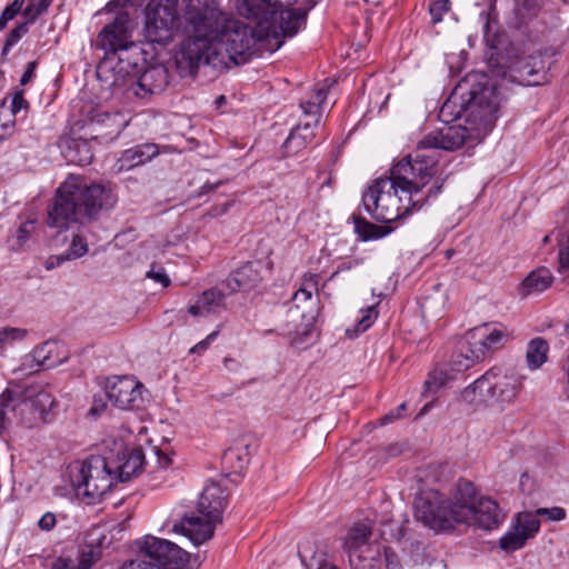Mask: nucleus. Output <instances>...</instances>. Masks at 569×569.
<instances>
[{"label":"nucleus","instance_id":"a211bd4d","mask_svg":"<svg viewBox=\"0 0 569 569\" xmlns=\"http://www.w3.org/2000/svg\"><path fill=\"white\" fill-rule=\"evenodd\" d=\"M159 154L156 143H142L124 150L113 164L114 172L132 170L143 166Z\"/></svg>","mask_w":569,"mask_h":569},{"label":"nucleus","instance_id":"6e6d98bb","mask_svg":"<svg viewBox=\"0 0 569 569\" xmlns=\"http://www.w3.org/2000/svg\"><path fill=\"white\" fill-rule=\"evenodd\" d=\"M154 453L157 456V462L161 468H168L172 463L171 456L160 448L154 447Z\"/></svg>","mask_w":569,"mask_h":569},{"label":"nucleus","instance_id":"ddd939ff","mask_svg":"<svg viewBox=\"0 0 569 569\" xmlns=\"http://www.w3.org/2000/svg\"><path fill=\"white\" fill-rule=\"evenodd\" d=\"M326 99L327 90L318 89L315 91L310 100L301 103L303 113L306 118H309V120L305 123L298 124L291 130L283 144L288 153H297L312 141L315 138L313 129L320 122V108Z\"/></svg>","mask_w":569,"mask_h":569},{"label":"nucleus","instance_id":"58836bf2","mask_svg":"<svg viewBox=\"0 0 569 569\" xmlns=\"http://www.w3.org/2000/svg\"><path fill=\"white\" fill-rule=\"evenodd\" d=\"M27 330L14 327L0 328V352L7 347L12 346L16 341H21L26 338Z\"/></svg>","mask_w":569,"mask_h":569},{"label":"nucleus","instance_id":"dca6fc26","mask_svg":"<svg viewBox=\"0 0 569 569\" xmlns=\"http://www.w3.org/2000/svg\"><path fill=\"white\" fill-rule=\"evenodd\" d=\"M98 44L107 53H120L134 47L127 27L124 16H118L113 22L107 24L98 34Z\"/></svg>","mask_w":569,"mask_h":569},{"label":"nucleus","instance_id":"e2e57ef3","mask_svg":"<svg viewBox=\"0 0 569 569\" xmlns=\"http://www.w3.org/2000/svg\"><path fill=\"white\" fill-rule=\"evenodd\" d=\"M52 569H70V568H69V562H68V560H66V559H58V560L53 563Z\"/></svg>","mask_w":569,"mask_h":569},{"label":"nucleus","instance_id":"7c9ffc66","mask_svg":"<svg viewBox=\"0 0 569 569\" xmlns=\"http://www.w3.org/2000/svg\"><path fill=\"white\" fill-rule=\"evenodd\" d=\"M453 376L442 367H438L432 370L427 380L423 383V392L425 397L433 396L438 392V390L447 385V382L452 379Z\"/></svg>","mask_w":569,"mask_h":569},{"label":"nucleus","instance_id":"412c9836","mask_svg":"<svg viewBox=\"0 0 569 569\" xmlns=\"http://www.w3.org/2000/svg\"><path fill=\"white\" fill-rule=\"evenodd\" d=\"M472 517L467 520H462L461 523L490 530L497 527L500 521L499 507L490 498L478 499L476 506L472 508Z\"/></svg>","mask_w":569,"mask_h":569},{"label":"nucleus","instance_id":"69168bd1","mask_svg":"<svg viewBox=\"0 0 569 569\" xmlns=\"http://www.w3.org/2000/svg\"><path fill=\"white\" fill-rule=\"evenodd\" d=\"M7 408H2L0 406V431L4 428V420H6V413H4V410Z\"/></svg>","mask_w":569,"mask_h":569},{"label":"nucleus","instance_id":"39448f33","mask_svg":"<svg viewBox=\"0 0 569 569\" xmlns=\"http://www.w3.org/2000/svg\"><path fill=\"white\" fill-rule=\"evenodd\" d=\"M477 492L473 483L460 479L456 483L450 499L436 490L421 492L415 500V515L418 520L436 531L453 528L455 523L472 517Z\"/></svg>","mask_w":569,"mask_h":569},{"label":"nucleus","instance_id":"bf43d9fd","mask_svg":"<svg viewBox=\"0 0 569 569\" xmlns=\"http://www.w3.org/2000/svg\"><path fill=\"white\" fill-rule=\"evenodd\" d=\"M385 556L387 569H400L399 561L395 559L396 556L393 553H389V551L386 550Z\"/></svg>","mask_w":569,"mask_h":569},{"label":"nucleus","instance_id":"e433bc0d","mask_svg":"<svg viewBox=\"0 0 569 569\" xmlns=\"http://www.w3.org/2000/svg\"><path fill=\"white\" fill-rule=\"evenodd\" d=\"M33 229V220H27L26 222L21 223L16 233L10 238L11 248L13 250H21L28 242Z\"/></svg>","mask_w":569,"mask_h":569},{"label":"nucleus","instance_id":"2f4dec72","mask_svg":"<svg viewBox=\"0 0 569 569\" xmlns=\"http://www.w3.org/2000/svg\"><path fill=\"white\" fill-rule=\"evenodd\" d=\"M378 303H379V301L372 306L367 307L365 310H362L361 318L357 320L356 329L353 331L351 329L346 330V335L349 338L356 337L359 332L366 331L373 325V322L378 318V311H377Z\"/></svg>","mask_w":569,"mask_h":569},{"label":"nucleus","instance_id":"5fc2aeb1","mask_svg":"<svg viewBox=\"0 0 569 569\" xmlns=\"http://www.w3.org/2000/svg\"><path fill=\"white\" fill-rule=\"evenodd\" d=\"M56 516L51 512L44 513L38 521L39 527L42 530H51L56 526Z\"/></svg>","mask_w":569,"mask_h":569},{"label":"nucleus","instance_id":"13d9d810","mask_svg":"<svg viewBox=\"0 0 569 569\" xmlns=\"http://www.w3.org/2000/svg\"><path fill=\"white\" fill-rule=\"evenodd\" d=\"M36 67H37L36 61H31L28 63L27 69L20 79V83L22 86L27 84L31 80V78L33 77Z\"/></svg>","mask_w":569,"mask_h":569},{"label":"nucleus","instance_id":"6ab92c4d","mask_svg":"<svg viewBox=\"0 0 569 569\" xmlns=\"http://www.w3.org/2000/svg\"><path fill=\"white\" fill-rule=\"evenodd\" d=\"M110 466L113 469L116 476V483L118 481H129L133 476L138 475L143 466L144 456L140 449H133L131 451H123L117 457L109 456Z\"/></svg>","mask_w":569,"mask_h":569},{"label":"nucleus","instance_id":"c85d7f7f","mask_svg":"<svg viewBox=\"0 0 569 569\" xmlns=\"http://www.w3.org/2000/svg\"><path fill=\"white\" fill-rule=\"evenodd\" d=\"M549 346L547 341L540 337L532 339L527 347L526 359L531 370L540 368L547 361Z\"/></svg>","mask_w":569,"mask_h":569},{"label":"nucleus","instance_id":"3c124183","mask_svg":"<svg viewBox=\"0 0 569 569\" xmlns=\"http://www.w3.org/2000/svg\"><path fill=\"white\" fill-rule=\"evenodd\" d=\"M29 106L28 101L23 97V91H18L14 93L11 101V112L13 116L19 113L21 110L27 109Z\"/></svg>","mask_w":569,"mask_h":569},{"label":"nucleus","instance_id":"7ed1b4c3","mask_svg":"<svg viewBox=\"0 0 569 569\" xmlns=\"http://www.w3.org/2000/svg\"><path fill=\"white\" fill-rule=\"evenodd\" d=\"M501 93L483 74H468L442 104L439 117L449 122L465 117L473 130L486 134L498 118Z\"/></svg>","mask_w":569,"mask_h":569},{"label":"nucleus","instance_id":"4c0bfd02","mask_svg":"<svg viewBox=\"0 0 569 569\" xmlns=\"http://www.w3.org/2000/svg\"><path fill=\"white\" fill-rule=\"evenodd\" d=\"M89 251V246L86 237L80 233H72V238L70 241V244L68 247V250L66 251L67 256L70 260H76L84 254H87Z\"/></svg>","mask_w":569,"mask_h":569},{"label":"nucleus","instance_id":"f03ea898","mask_svg":"<svg viewBox=\"0 0 569 569\" xmlns=\"http://www.w3.org/2000/svg\"><path fill=\"white\" fill-rule=\"evenodd\" d=\"M432 160L418 156L416 162L405 157L390 169V174L375 179L363 192L365 211L375 220L390 223L415 209H420L431 196H436L441 186L422 189L430 182Z\"/></svg>","mask_w":569,"mask_h":569},{"label":"nucleus","instance_id":"4d7b16f0","mask_svg":"<svg viewBox=\"0 0 569 569\" xmlns=\"http://www.w3.org/2000/svg\"><path fill=\"white\" fill-rule=\"evenodd\" d=\"M407 406L406 403H401L396 408V410L391 411L390 413L386 415L382 419L383 423L393 421L401 417L402 412L406 410Z\"/></svg>","mask_w":569,"mask_h":569},{"label":"nucleus","instance_id":"c9c22d12","mask_svg":"<svg viewBox=\"0 0 569 569\" xmlns=\"http://www.w3.org/2000/svg\"><path fill=\"white\" fill-rule=\"evenodd\" d=\"M355 229L358 236L367 241L371 239H379L385 234L380 231V228L362 218H355Z\"/></svg>","mask_w":569,"mask_h":569},{"label":"nucleus","instance_id":"ea45409f","mask_svg":"<svg viewBox=\"0 0 569 569\" xmlns=\"http://www.w3.org/2000/svg\"><path fill=\"white\" fill-rule=\"evenodd\" d=\"M540 9L541 0H517V12L523 20L536 18Z\"/></svg>","mask_w":569,"mask_h":569},{"label":"nucleus","instance_id":"cd10ccee","mask_svg":"<svg viewBox=\"0 0 569 569\" xmlns=\"http://www.w3.org/2000/svg\"><path fill=\"white\" fill-rule=\"evenodd\" d=\"M469 338H471L475 343H479L482 347L481 353L486 357L490 351L497 350L503 346L507 333L501 329H492L489 332L476 329L469 332Z\"/></svg>","mask_w":569,"mask_h":569},{"label":"nucleus","instance_id":"603ef678","mask_svg":"<svg viewBox=\"0 0 569 569\" xmlns=\"http://www.w3.org/2000/svg\"><path fill=\"white\" fill-rule=\"evenodd\" d=\"M217 336H218V331L211 332L210 335L207 336V338H204L203 340L198 342L196 346H193L190 349V353H201V352L206 351L209 348V346L216 340Z\"/></svg>","mask_w":569,"mask_h":569},{"label":"nucleus","instance_id":"9d476101","mask_svg":"<svg viewBox=\"0 0 569 569\" xmlns=\"http://www.w3.org/2000/svg\"><path fill=\"white\" fill-rule=\"evenodd\" d=\"M469 130L462 126H443L442 128L427 133L417 144L415 154H409L410 162H416L418 156L431 159L432 167L430 172V180L437 173V152L436 150L452 151L460 148L468 137Z\"/></svg>","mask_w":569,"mask_h":569},{"label":"nucleus","instance_id":"c756f323","mask_svg":"<svg viewBox=\"0 0 569 569\" xmlns=\"http://www.w3.org/2000/svg\"><path fill=\"white\" fill-rule=\"evenodd\" d=\"M513 527L529 540L538 533L540 520L535 512L522 511L517 513Z\"/></svg>","mask_w":569,"mask_h":569},{"label":"nucleus","instance_id":"4be33fe9","mask_svg":"<svg viewBox=\"0 0 569 569\" xmlns=\"http://www.w3.org/2000/svg\"><path fill=\"white\" fill-rule=\"evenodd\" d=\"M226 293L217 288H210L199 295L194 303L188 307V313L192 317H207L226 309Z\"/></svg>","mask_w":569,"mask_h":569},{"label":"nucleus","instance_id":"774afa93","mask_svg":"<svg viewBox=\"0 0 569 569\" xmlns=\"http://www.w3.org/2000/svg\"><path fill=\"white\" fill-rule=\"evenodd\" d=\"M318 569H338L336 566L333 565H330V563H322L319 566Z\"/></svg>","mask_w":569,"mask_h":569},{"label":"nucleus","instance_id":"864d4df0","mask_svg":"<svg viewBox=\"0 0 569 569\" xmlns=\"http://www.w3.org/2000/svg\"><path fill=\"white\" fill-rule=\"evenodd\" d=\"M66 261H70V259H69V257L67 256L66 252L60 253V254H53V256H50L46 260L44 267H46L47 270H52V269L61 266Z\"/></svg>","mask_w":569,"mask_h":569},{"label":"nucleus","instance_id":"0eeeda50","mask_svg":"<svg viewBox=\"0 0 569 569\" xmlns=\"http://www.w3.org/2000/svg\"><path fill=\"white\" fill-rule=\"evenodd\" d=\"M106 456H90L69 465L70 482L78 496L99 501L116 483V476Z\"/></svg>","mask_w":569,"mask_h":569},{"label":"nucleus","instance_id":"a878e982","mask_svg":"<svg viewBox=\"0 0 569 569\" xmlns=\"http://www.w3.org/2000/svg\"><path fill=\"white\" fill-rule=\"evenodd\" d=\"M552 274L546 268L531 271L521 282L519 293L527 297L531 293H539L548 289L552 283Z\"/></svg>","mask_w":569,"mask_h":569},{"label":"nucleus","instance_id":"b1692460","mask_svg":"<svg viewBox=\"0 0 569 569\" xmlns=\"http://www.w3.org/2000/svg\"><path fill=\"white\" fill-rule=\"evenodd\" d=\"M60 349L61 346L58 342L47 341L34 348L27 361L36 362L37 367L42 369L54 368L67 359V356L59 357Z\"/></svg>","mask_w":569,"mask_h":569},{"label":"nucleus","instance_id":"2eb2a0df","mask_svg":"<svg viewBox=\"0 0 569 569\" xmlns=\"http://www.w3.org/2000/svg\"><path fill=\"white\" fill-rule=\"evenodd\" d=\"M143 385L133 377L116 376L108 379L106 395L121 410H132L142 403Z\"/></svg>","mask_w":569,"mask_h":569},{"label":"nucleus","instance_id":"423d86ee","mask_svg":"<svg viewBox=\"0 0 569 569\" xmlns=\"http://www.w3.org/2000/svg\"><path fill=\"white\" fill-rule=\"evenodd\" d=\"M227 506L226 490L218 483H208L197 503L198 516H184L172 527V531L188 537L194 546L202 545L213 537L216 526L222 521Z\"/></svg>","mask_w":569,"mask_h":569},{"label":"nucleus","instance_id":"5701e85b","mask_svg":"<svg viewBox=\"0 0 569 569\" xmlns=\"http://www.w3.org/2000/svg\"><path fill=\"white\" fill-rule=\"evenodd\" d=\"M481 348L482 347L479 343H475V341L469 338L468 332L466 339L459 343L458 351L450 362V371H465L471 368L478 361L482 360L485 357L481 353Z\"/></svg>","mask_w":569,"mask_h":569},{"label":"nucleus","instance_id":"f8f14e48","mask_svg":"<svg viewBox=\"0 0 569 569\" xmlns=\"http://www.w3.org/2000/svg\"><path fill=\"white\" fill-rule=\"evenodd\" d=\"M53 405L50 393L40 386L22 387L19 385L8 387L0 395V406L2 408H11V410L20 409L31 411L34 419H42L43 415Z\"/></svg>","mask_w":569,"mask_h":569},{"label":"nucleus","instance_id":"49530a36","mask_svg":"<svg viewBox=\"0 0 569 569\" xmlns=\"http://www.w3.org/2000/svg\"><path fill=\"white\" fill-rule=\"evenodd\" d=\"M23 3L24 0H13V2L3 10L0 17V30L21 11Z\"/></svg>","mask_w":569,"mask_h":569},{"label":"nucleus","instance_id":"de8ad7c7","mask_svg":"<svg viewBox=\"0 0 569 569\" xmlns=\"http://www.w3.org/2000/svg\"><path fill=\"white\" fill-rule=\"evenodd\" d=\"M558 259L560 270H569V233L559 242Z\"/></svg>","mask_w":569,"mask_h":569},{"label":"nucleus","instance_id":"bb28decb","mask_svg":"<svg viewBox=\"0 0 569 569\" xmlns=\"http://www.w3.org/2000/svg\"><path fill=\"white\" fill-rule=\"evenodd\" d=\"M62 152L69 162L79 166L90 164L93 159L90 144L88 141L81 139H70L66 141Z\"/></svg>","mask_w":569,"mask_h":569},{"label":"nucleus","instance_id":"09e8293b","mask_svg":"<svg viewBox=\"0 0 569 569\" xmlns=\"http://www.w3.org/2000/svg\"><path fill=\"white\" fill-rule=\"evenodd\" d=\"M537 517H547L549 520L559 521L565 519L566 511L561 507L539 508L535 511Z\"/></svg>","mask_w":569,"mask_h":569},{"label":"nucleus","instance_id":"f257e3e1","mask_svg":"<svg viewBox=\"0 0 569 569\" xmlns=\"http://www.w3.org/2000/svg\"><path fill=\"white\" fill-rule=\"evenodd\" d=\"M181 20L187 38L176 53L181 77L194 76L201 63L229 69L246 63L257 43L274 51L283 38L293 37L306 22L309 9H282L277 0H234L238 13L256 20L243 24L223 12L217 0H181Z\"/></svg>","mask_w":569,"mask_h":569},{"label":"nucleus","instance_id":"20e7f679","mask_svg":"<svg viewBox=\"0 0 569 569\" xmlns=\"http://www.w3.org/2000/svg\"><path fill=\"white\" fill-rule=\"evenodd\" d=\"M109 189L101 184L88 186L83 178L69 176L58 188L48 211V224L52 228H67L70 223H83L96 219L103 209L113 206Z\"/></svg>","mask_w":569,"mask_h":569},{"label":"nucleus","instance_id":"393cba45","mask_svg":"<svg viewBox=\"0 0 569 569\" xmlns=\"http://www.w3.org/2000/svg\"><path fill=\"white\" fill-rule=\"evenodd\" d=\"M372 535L371 527L366 523H356L348 532L345 547L349 552V561L353 565L355 558L361 560L363 547H368Z\"/></svg>","mask_w":569,"mask_h":569},{"label":"nucleus","instance_id":"1a4fd4ad","mask_svg":"<svg viewBox=\"0 0 569 569\" xmlns=\"http://www.w3.org/2000/svg\"><path fill=\"white\" fill-rule=\"evenodd\" d=\"M549 50L537 51L529 56L519 57L509 66H498L493 74L501 81L517 83L520 86H540L549 82L548 70L551 61L545 57Z\"/></svg>","mask_w":569,"mask_h":569},{"label":"nucleus","instance_id":"9b49d317","mask_svg":"<svg viewBox=\"0 0 569 569\" xmlns=\"http://www.w3.org/2000/svg\"><path fill=\"white\" fill-rule=\"evenodd\" d=\"M178 0H150L146 8V33L149 41L167 43L173 38L178 20Z\"/></svg>","mask_w":569,"mask_h":569},{"label":"nucleus","instance_id":"f3484780","mask_svg":"<svg viewBox=\"0 0 569 569\" xmlns=\"http://www.w3.org/2000/svg\"><path fill=\"white\" fill-rule=\"evenodd\" d=\"M169 82L168 69L163 64H153L141 73L132 90L134 96L144 99L162 93Z\"/></svg>","mask_w":569,"mask_h":569},{"label":"nucleus","instance_id":"aec40b11","mask_svg":"<svg viewBox=\"0 0 569 569\" xmlns=\"http://www.w3.org/2000/svg\"><path fill=\"white\" fill-rule=\"evenodd\" d=\"M261 269L262 263L260 261H250L242 264L226 280V284L230 289V292L256 288L262 280Z\"/></svg>","mask_w":569,"mask_h":569},{"label":"nucleus","instance_id":"6e6552de","mask_svg":"<svg viewBox=\"0 0 569 569\" xmlns=\"http://www.w3.org/2000/svg\"><path fill=\"white\" fill-rule=\"evenodd\" d=\"M520 388L521 383L515 377L491 369L467 387L462 397L470 403L505 405L517 398Z\"/></svg>","mask_w":569,"mask_h":569},{"label":"nucleus","instance_id":"338daca9","mask_svg":"<svg viewBox=\"0 0 569 569\" xmlns=\"http://www.w3.org/2000/svg\"><path fill=\"white\" fill-rule=\"evenodd\" d=\"M226 100H227V99H226V97H224V96H219V97L216 99V101H214V102H216L217 107H220V106H222L223 103H226Z\"/></svg>","mask_w":569,"mask_h":569},{"label":"nucleus","instance_id":"4468645a","mask_svg":"<svg viewBox=\"0 0 569 569\" xmlns=\"http://www.w3.org/2000/svg\"><path fill=\"white\" fill-rule=\"evenodd\" d=\"M140 548L144 556L159 563L160 569H187L191 559L190 553L177 543L153 536H146Z\"/></svg>","mask_w":569,"mask_h":569},{"label":"nucleus","instance_id":"f704fd0d","mask_svg":"<svg viewBox=\"0 0 569 569\" xmlns=\"http://www.w3.org/2000/svg\"><path fill=\"white\" fill-rule=\"evenodd\" d=\"M114 68L110 67L108 62H103L97 68V77L108 87V88H121L126 86L124 76L112 74V70Z\"/></svg>","mask_w":569,"mask_h":569},{"label":"nucleus","instance_id":"052dcab7","mask_svg":"<svg viewBox=\"0 0 569 569\" xmlns=\"http://www.w3.org/2000/svg\"><path fill=\"white\" fill-rule=\"evenodd\" d=\"M106 403L101 398H94L92 407L90 408V413L96 416L100 415L104 410Z\"/></svg>","mask_w":569,"mask_h":569},{"label":"nucleus","instance_id":"a19ab883","mask_svg":"<svg viewBox=\"0 0 569 569\" xmlns=\"http://www.w3.org/2000/svg\"><path fill=\"white\" fill-rule=\"evenodd\" d=\"M52 0H29L27 8L23 10V16L28 22H34L38 17L47 12Z\"/></svg>","mask_w":569,"mask_h":569},{"label":"nucleus","instance_id":"680f3d73","mask_svg":"<svg viewBox=\"0 0 569 569\" xmlns=\"http://www.w3.org/2000/svg\"><path fill=\"white\" fill-rule=\"evenodd\" d=\"M223 363H224V367L229 370H236L239 367V363L234 359L229 358V357H226L223 359Z\"/></svg>","mask_w":569,"mask_h":569},{"label":"nucleus","instance_id":"72a5a7b5","mask_svg":"<svg viewBox=\"0 0 569 569\" xmlns=\"http://www.w3.org/2000/svg\"><path fill=\"white\" fill-rule=\"evenodd\" d=\"M292 301L295 303V307L299 309L302 303H306L307 307H310V311L306 312L305 310L301 312L302 318H308V320H313V309H315V300L312 298V289L307 287H301L299 290L296 291L293 295Z\"/></svg>","mask_w":569,"mask_h":569},{"label":"nucleus","instance_id":"c03bdc74","mask_svg":"<svg viewBox=\"0 0 569 569\" xmlns=\"http://www.w3.org/2000/svg\"><path fill=\"white\" fill-rule=\"evenodd\" d=\"M89 546L94 547L101 552V549L110 545V539L103 533L102 529L97 528L89 532L87 537Z\"/></svg>","mask_w":569,"mask_h":569},{"label":"nucleus","instance_id":"473e14b6","mask_svg":"<svg viewBox=\"0 0 569 569\" xmlns=\"http://www.w3.org/2000/svg\"><path fill=\"white\" fill-rule=\"evenodd\" d=\"M526 542L527 537L512 526V529L500 538L499 547L507 552H513L521 549Z\"/></svg>","mask_w":569,"mask_h":569},{"label":"nucleus","instance_id":"79ce46f5","mask_svg":"<svg viewBox=\"0 0 569 569\" xmlns=\"http://www.w3.org/2000/svg\"><path fill=\"white\" fill-rule=\"evenodd\" d=\"M30 23L31 22H28L27 20L26 22L18 24L10 31L3 46V53L8 52L10 48L13 47L22 38V36H24L28 32Z\"/></svg>","mask_w":569,"mask_h":569},{"label":"nucleus","instance_id":"a18cd8bd","mask_svg":"<svg viewBox=\"0 0 569 569\" xmlns=\"http://www.w3.org/2000/svg\"><path fill=\"white\" fill-rule=\"evenodd\" d=\"M449 10V0H432L429 12L433 23L442 20L443 14Z\"/></svg>","mask_w":569,"mask_h":569},{"label":"nucleus","instance_id":"8fccbe9b","mask_svg":"<svg viewBox=\"0 0 569 569\" xmlns=\"http://www.w3.org/2000/svg\"><path fill=\"white\" fill-rule=\"evenodd\" d=\"M147 277L154 280L156 282L161 283L164 288L169 287L171 283V280L164 270L162 268L156 269L154 266H152L151 269L147 272Z\"/></svg>","mask_w":569,"mask_h":569},{"label":"nucleus","instance_id":"37998d69","mask_svg":"<svg viewBox=\"0 0 569 569\" xmlns=\"http://www.w3.org/2000/svg\"><path fill=\"white\" fill-rule=\"evenodd\" d=\"M100 556V551L87 542V549L82 550L80 556L79 569H90Z\"/></svg>","mask_w":569,"mask_h":569},{"label":"nucleus","instance_id":"0e129e2a","mask_svg":"<svg viewBox=\"0 0 569 569\" xmlns=\"http://www.w3.org/2000/svg\"><path fill=\"white\" fill-rule=\"evenodd\" d=\"M218 186H219V182L214 183V184L206 183V184L202 186L200 194L207 193V192L213 190Z\"/></svg>","mask_w":569,"mask_h":569}]
</instances>
